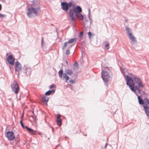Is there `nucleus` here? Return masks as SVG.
<instances>
[{
    "mask_svg": "<svg viewBox=\"0 0 149 149\" xmlns=\"http://www.w3.org/2000/svg\"><path fill=\"white\" fill-rule=\"evenodd\" d=\"M30 2L27 3V15L29 17L32 18L37 16L41 10L39 2L37 0H33Z\"/></svg>",
    "mask_w": 149,
    "mask_h": 149,
    "instance_id": "nucleus-1",
    "label": "nucleus"
},
{
    "mask_svg": "<svg viewBox=\"0 0 149 149\" xmlns=\"http://www.w3.org/2000/svg\"><path fill=\"white\" fill-rule=\"evenodd\" d=\"M126 77L127 84L129 86L131 90L136 94L135 89H134V84L133 81L128 76H127Z\"/></svg>",
    "mask_w": 149,
    "mask_h": 149,
    "instance_id": "nucleus-2",
    "label": "nucleus"
},
{
    "mask_svg": "<svg viewBox=\"0 0 149 149\" xmlns=\"http://www.w3.org/2000/svg\"><path fill=\"white\" fill-rule=\"evenodd\" d=\"M82 12V9L79 6H77L76 8H74V10H71L70 11V15L72 18V21L74 20V17L73 13L75 14V15L79 13Z\"/></svg>",
    "mask_w": 149,
    "mask_h": 149,
    "instance_id": "nucleus-3",
    "label": "nucleus"
},
{
    "mask_svg": "<svg viewBox=\"0 0 149 149\" xmlns=\"http://www.w3.org/2000/svg\"><path fill=\"white\" fill-rule=\"evenodd\" d=\"M20 123L22 127L24 129H26L30 134L34 135L37 133V132L36 130H33L31 128L28 127L27 126H24L22 122V119L20 120Z\"/></svg>",
    "mask_w": 149,
    "mask_h": 149,
    "instance_id": "nucleus-4",
    "label": "nucleus"
},
{
    "mask_svg": "<svg viewBox=\"0 0 149 149\" xmlns=\"http://www.w3.org/2000/svg\"><path fill=\"white\" fill-rule=\"evenodd\" d=\"M144 102L143 104V107L145 111L147 116L149 115V100L147 99H145L144 100Z\"/></svg>",
    "mask_w": 149,
    "mask_h": 149,
    "instance_id": "nucleus-5",
    "label": "nucleus"
},
{
    "mask_svg": "<svg viewBox=\"0 0 149 149\" xmlns=\"http://www.w3.org/2000/svg\"><path fill=\"white\" fill-rule=\"evenodd\" d=\"M102 77L105 83L110 80L111 78L105 71L103 70L102 72Z\"/></svg>",
    "mask_w": 149,
    "mask_h": 149,
    "instance_id": "nucleus-6",
    "label": "nucleus"
},
{
    "mask_svg": "<svg viewBox=\"0 0 149 149\" xmlns=\"http://www.w3.org/2000/svg\"><path fill=\"white\" fill-rule=\"evenodd\" d=\"M11 87L14 93L17 94L19 92V88L17 83L15 82L11 85Z\"/></svg>",
    "mask_w": 149,
    "mask_h": 149,
    "instance_id": "nucleus-7",
    "label": "nucleus"
},
{
    "mask_svg": "<svg viewBox=\"0 0 149 149\" xmlns=\"http://www.w3.org/2000/svg\"><path fill=\"white\" fill-rule=\"evenodd\" d=\"M22 65L18 61L15 63V71L17 74H19V71L21 70Z\"/></svg>",
    "mask_w": 149,
    "mask_h": 149,
    "instance_id": "nucleus-8",
    "label": "nucleus"
},
{
    "mask_svg": "<svg viewBox=\"0 0 149 149\" xmlns=\"http://www.w3.org/2000/svg\"><path fill=\"white\" fill-rule=\"evenodd\" d=\"M6 136L8 139L12 141L15 139V136L14 135V133L13 131H8L6 132Z\"/></svg>",
    "mask_w": 149,
    "mask_h": 149,
    "instance_id": "nucleus-9",
    "label": "nucleus"
},
{
    "mask_svg": "<svg viewBox=\"0 0 149 149\" xmlns=\"http://www.w3.org/2000/svg\"><path fill=\"white\" fill-rule=\"evenodd\" d=\"M8 63L11 65H13L15 62V58L13 57L12 55H9L7 59Z\"/></svg>",
    "mask_w": 149,
    "mask_h": 149,
    "instance_id": "nucleus-10",
    "label": "nucleus"
},
{
    "mask_svg": "<svg viewBox=\"0 0 149 149\" xmlns=\"http://www.w3.org/2000/svg\"><path fill=\"white\" fill-rule=\"evenodd\" d=\"M61 115L60 114H58L56 117V121L57 124L60 126L62 125V120L61 118Z\"/></svg>",
    "mask_w": 149,
    "mask_h": 149,
    "instance_id": "nucleus-11",
    "label": "nucleus"
},
{
    "mask_svg": "<svg viewBox=\"0 0 149 149\" xmlns=\"http://www.w3.org/2000/svg\"><path fill=\"white\" fill-rule=\"evenodd\" d=\"M25 73L27 76H30L31 73V70L29 67H26L24 69Z\"/></svg>",
    "mask_w": 149,
    "mask_h": 149,
    "instance_id": "nucleus-12",
    "label": "nucleus"
},
{
    "mask_svg": "<svg viewBox=\"0 0 149 149\" xmlns=\"http://www.w3.org/2000/svg\"><path fill=\"white\" fill-rule=\"evenodd\" d=\"M41 98L42 101L44 103H46V105H47V103L49 100V98L45 95L42 96Z\"/></svg>",
    "mask_w": 149,
    "mask_h": 149,
    "instance_id": "nucleus-13",
    "label": "nucleus"
},
{
    "mask_svg": "<svg viewBox=\"0 0 149 149\" xmlns=\"http://www.w3.org/2000/svg\"><path fill=\"white\" fill-rule=\"evenodd\" d=\"M55 91V89L49 90L45 93V95L47 96H48L52 94H53L54 93Z\"/></svg>",
    "mask_w": 149,
    "mask_h": 149,
    "instance_id": "nucleus-14",
    "label": "nucleus"
},
{
    "mask_svg": "<svg viewBox=\"0 0 149 149\" xmlns=\"http://www.w3.org/2000/svg\"><path fill=\"white\" fill-rule=\"evenodd\" d=\"M76 40L75 38L71 39L68 42H66V46H67V45L69 44H70L73 42H75Z\"/></svg>",
    "mask_w": 149,
    "mask_h": 149,
    "instance_id": "nucleus-15",
    "label": "nucleus"
},
{
    "mask_svg": "<svg viewBox=\"0 0 149 149\" xmlns=\"http://www.w3.org/2000/svg\"><path fill=\"white\" fill-rule=\"evenodd\" d=\"M75 16L78 18H79L80 20H83V15L81 14L78 13L75 15Z\"/></svg>",
    "mask_w": 149,
    "mask_h": 149,
    "instance_id": "nucleus-16",
    "label": "nucleus"
},
{
    "mask_svg": "<svg viewBox=\"0 0 149 149\" xmlns=\"http://www.w3.org/2000/svg\"><path fill=\"white\" fill-rule=\"evenodd\" d=\"M66 73L69 75H71L73 74V72L71 70L68 69L66 71Z\"/></svg>",
    "mask_w": 149,
    "mask_h": 149,
    "instance_id": "nucleus-17",
    "label": "nucleus"
},
{
    "mask_svg": "<svg viewBox=\"0 0 149 149\" xmlns=\"http://www.w3.org/2000/svg\"><path fill=\"white\" fill-rule=\"evenodd\" d=\"M132 79L137 84L141 80L140 78L136 77H133Z\"/></svg>",
    "mask_w": 149,
    "mask_h": 149,
    "instance_id": "nucleus-18",
    "label": "nucleus"
},
{
    "mask_svg": "<svg viewBox=\"0 0 149 149\" xmlns=\"http://www.w3.org/2000/svg\"><path fill=\"white\" fill-rule=\"evenodd\" d=\"M130 38L132 40V42H134L136 41L134 37L132 35V34H130V35H128Z\"/></svg>",
    "mask_w": 149,
    "mask_h": 149,
    "instance_id": "nucleus-19",
    "label": "nucleus"
},
{
    "mask_svg": "<svg viewBox=\"0 0 149 149\" xmlns=\"http://www.w3.org/2000/svg\"><path fill=\"white\" fill-rule=\"evenodd\" d=\"M138 98L139 104H143L144 103L142 99H141V97L139 96H138Z\"/></svg>",
    "mask_w": 149,
    "mask_h": 149,
    "instance_id": "nucleus-20",
    "label": "nucleus"
},
{
    "mask_svg": "<svg viewBox=\"0 0 149 149\" xmlns=\"http://www.w3.org/2000/svg\"><path fill=\"white\" fill-rule=\"evenodd\" d=\"M137 84L140 87L144 88L145 86L144 84L142 82L141 80Z\"/></svg>",
    "mask_w": 149,
    "mask_h": 149,
    "instance_id": "nucleus-21",
    "label": "nucleus"
},
{
    "mask_svg": "<svg viewBox=\"0 0 149 149\" xmlns=\"http://www.w3.org/2000/svg\"><path fill=\"white\" fill-rule=\"evenodd\" d=\"M61 4L63 10L65 11V2L63 1V2H61Z\"/></svg>",
    "mask_w": 149,
    "mask_h": 149,
    "instance_id": "nucleus-22",
    "label": "nucleus"
},
{
    "mask_svg": "<svg viewBox=\"0 0 149 149\" xmlns=\"http://www.w3.org/2000/svg\"><path fill=\"white\" fill-rule=\"evenodd\" d=\"M63 70H61L58 72V75L60 77L61 79L62 78V75L63 74Z\"/></svg>",
    "mask_w": 149,
    "mask_h": 149,
    "instance_id": "nucleus-23",
    "label": "nucleus"
},
{
    "mask_svg": "<svg viewBox=\"0 0 149 149\" xmlns=\"http://www.w3.org/2000/svg\"><path fill=\"white\" fill-rule=\"evenodd\" d=\"M105 48L106 49H108L109 46V43L107 42H105Z\"/></svg>",
    "mask_w": 149,
    "mask_h": 149,
    "instance_id": "nucleus-24",
    "label": "nucleus"
},
{
    "mask_svg": "<svg viewBox=\"0 0 149 149\" xmlns=\"http://www.w3.org/2000/svg\"><path fill=\"white\" fill-rule=\"evenodd\" d=\"M126 30L127 32V33L128 35H130V34H131V29H130L129 28L126 27Z\"/></svg>",
    "mask_w": 149,
    "mask_h": 149,
    "instance_id": "nucleus-25",
    "label": "nucleus"
},
{
    "mask_svg": "<svg viewBox=\"0 0 149 149\" xmlns=\"http://www.w3.org/2000/svg\"><path fill=\"white\" fill-rule=\"evenodd\" d=\"M134 89H135V91H136V90H137L138 91V93L139 94H140L141 93V90L137 86H136L134 87Z\"/></svg>",
    "mask_w": 149,
    "mask_h": 149,
    "instance_id": "nucleus-26",
    "label": "nucleus"
},
{
    "mask_svg": "<svg viewBox=\"0 0 149 149\" xmlns=\"http://www.w3.org/2000/svg\"><path fill=\"white\" fill-rule=\"evenodd\" d=\"M69 82L71 84H74L75 83V81L74 80L71 79L69 81Z\"/></svg>",
    "mask_w": 149,
    "mask_h": 149,
    "instance_id": "nucleus-27",
    "label": "nucleus"
},
{
    "mask_svg": "<svg viewBox=\"0 0 149 149\" xmlns=\"http://www.w3.org/2000/svg\"><path fill=\"white\" fill-rule=\"evenodd\" d=\"M88 34L89 37V38H91V37L92 36L93 34L90 32H88Z\"/></svg>",
    "mask_w": 149,
    "mask_h": 149,
    "instance_id": "nucleus-28",
    "label": "nucleus"
},
{
    "mask_svg": "<svg viewBox=\"0 0 149 149\" xmlns=\"http://www.w3.org/2000/svg\"><path fill=\"white\" fill-rule=\"evenodd\" d=\"M83 32H81L80 33V34L79 35V38H81L83 36Z\"/></svg>",
    "mask_w": 149,
    "mask_h": 149,
    "instance_id": "nucleus-29",
    "label": "nucleus"
},
{
    "mask_svg": "<svg viewBox=\"0 0 149 149\" xmlns=\"http://www.w3.org/2000/svg\"><path fill=\"white\" fill-rule=\"evenodd\" d=\"M70 54V52L69 49H67L66 51V54L69 55Z\"/></svg>",
    "mask_w": 149,
    "mask_h": 149,
    "instance_id": "nucleus-30",
    "label": "nucleus"
},
{
    "mask_svg": "<svg viewBox=\"0 0 149 149\" xmlns=\"http://www.w3.org/2000/svg\"><path fill=\"white\" fill-rule=\"evenodd\" d=\"M68 5V3L66 2V11L68 10V8L69 7Z\"/></svg>",
    "mask_w": 149,
    "mask_h": 149,
    "instance_id": "nucleus-31",
    "label": "nucleus"
},
{
    "mask_svg": "<svg viewBox=\"0 0 149 149\" xmlns=\"http://www.w3.org/2000/svg\"><path fill=\"white\" fill-rule=\"evenodd\" d=\"M54 84H52L51 85H50L49 87L50 89H52L54 88Z\"/></svg>",
    "mask_w": 149,
    "mask_h": 149,
    "instance_id": "nucleus-32",
    "label": "nucleus"
},
{
    "mask_svg": "<svg viewBox=\"0 0 149 149\" xmlns=\"http://www.w3.org/2000/svg\"><path fill=\"white\" fill-rule=\"evenodd\" d=\"M74 67H78V64L77 62H76L74 64Z\"/></svg>",
    "mask_w": 149,
    "mask_h": 149,
    "instance_id": "nucleus-33",
    "label": "nucleus"
},
{
    "mask_svg": "<svg viewBox=\"0 0 149 149\" xmlns=\"http://www.w3.org/2000/svg\"><path fill=\"white\" fill-rule=\"evenodd\" d=\"M63 79L64 80L65 79V73H64L63 74Z\"/></svg>",
    "mask_w": 149,
    "mask_h": 149,
    "instance_id": "nucleus-34",
    "label": "nucleus"
},
{
    "mask_svg": "<svg viewBox=\"0 0 149 149\" xmlns=\"http://www.w3.org/2000/svg\"><path fill=\"white\" fill-rule=\"evenodd\" d=\"M68 6L70 7H71L72 5V4L71 3H69L68 4Z\"/></svg>",
    "mask_w": 149,
    "mask_h": 149,
    "instance_id": "nucleus-35",
    "label": "nucleus"
},
{
    "mask_svg": "<svg viewBox=\"0 0 149 149\" xmlns=\"http://www.w3.org/2000/svg\"><path fill=\"white\" fill-rule=\"evenodd\" d=\"M24 112H23V113L22 114V115L20 117L21 118V119H22V120H23V118L24 117Z\"/></svg>",
    "mask_w": 149,
    "mask_h": 149,
    "instance_id": "nucleus-36",
    "label": "nucleus"
},
{
    "mask_svg": "<svg viewBox=\"0 0 149 149\" xmlns=\"http://www.w3.org/2000/svg\"><path fill=\"white\" fill-rule=\"evenodd\" d=\"M5 15L0 14V18L2 17H4Z\"/></svg>",
    "mask_w": 149,
    "mask_h": 149,
    "instance_id": "nucleus-37",
    "label": "nucleus"
},
{
    "mask_svg": "<svg viewBox=\"0 0 149 149\" xmlns=\"http://www.w3.org/2000/svg\"><path fill=\"white\" fill-rule=\"evenodd\" d=\"M69 79V77L66 75V80H67Z\"/></svg>",
    "mask_w": 149,
    "mask_h": 149,
    "instance_id": "nucleus-38",
    "label": "nucleus"
},
{
    "mask_svg": "<svg viewBox=\"0 0 149 149\" xmlns=\"http://www.w3.org/2000/svg\"><path fill=\"white\" fill-rule=\"evenodd\" d=\"M43 38L42 37V40H41V45H42V44L43 43Z\"/></svg>",
    "mask_w": 149,
    "mask_h": 149,
    "instance_id": "nucleus-39",
    "label": "nucleus"
},
{
    "mask_svg": "<svg viewBox=\"0 0 149 149\" xmlns=\"http://www.w3.org/2000/svg\"><path fill=\"white\" fill-rule=\"evenodd\" d=\"M65 47V42H64V46H63V47L62 48L63 49Z\"/></svg>",
    "mask_w": 149,
    "mask_h": 149,
    "instance_id": "nucleus-40",
    "label": "nucleus"
},
{
    "mask_svg": "<svg viewBox=\"0 0 149 149\" xmlns=\"http://www.w3.org/2000/svg\"><path fill=\"white\" fill-rule=\"evenodd\" d=\"M56 32L57 33V35H58V30L56 28Z\"/></svg>",
    "mask_w": 149,
    "mask_h": 149,
    "instance_id": "nucleus-41",
    "label": "nucleus"
},
{
    "mask_svg": "<svg viewBox=\"0 0 149 149\" xmlns=\"http://www.w3.org/2000/svg\"><path fill=\"white\" fill-rule=\"evenodd\" d=\"M1 5L0 4V11L1 10Z\"/></svg>",
    "mask_w": 149,
    "mask_h": 149,
    "instance_id": "nucleus-42",
    "label": "nucleus"
},
{
    "mask_svg": "<svg viewBox=\"0 0 149 149\" xmlns=\"http://www.w3.org/2000/svg\"><path fill=\"white\" fill-rule=\"evenodd\" d=\"M51 127V128H52V131H53V132L54 130V128L53 127Z\"/></svg>",
    "mask_w": 149,
    "mask_h": 149,
    "instance_id": "nucleus-43",
    "label": "nucleus"
},
{
    "mask_svg": "<svg viewBox=\"0 0 149 149\" xmlns=\"http://www.w3.org/2000/svg\"><path fill=\"white\" fill-rule=\"evenodd\" d=\"M0 1L2 2H4L5 0H0Z\"/></svg>",
    "mask_w": 149,
    "mask_h": 149,
    "instance_id": "nucleus-44",
    "label": "nucleus"
},
{
    "mask_svg": "<svg viewBox=\"0 0 149 149\" xmlns=\"http://www.w3.org/2000/svg\"><path fill=\"white\" fill-rule=\"evenodd\" d=\"M66 63L67 65L68 64V62L67 61H66Z\"/></svg>",
    "mask_w": 149,
    "mask_h": 149,
    "instance_id": "nucleus-45",
    "label": "nucleus"
},
{
    "mask_svg": "<svg viewBox=\"0 0 149 149\" xmlns=\"http://www.w3.org/2000/svg\"><path fill=\"white\" fill-rule=\"evenodd\" d=\"M31 116L33 117V120H34V117H33V116L32 115H31Z\"/></svg>",
    "mask_w": 149,
    "mask_h": 149,
    "instance_id": "nucleus-46",
    "label": "nucleus"
},
{
    "mask_svg": "<svg viewBox=\"0 0 149 149\" xmlns=\"http://www.w3.org/2000/svg\"><path fill=\"white\" fill-rule=\"evenodd\" d=\"M32 113H33V114H34V112H33V111H32Z\"/></svg>",
    "mask_w": 149,
    "mask_h": 149,
    "instance_id": "nucleus-47",
    "label": "nucleus"
},
{
    "mask_svg": "<svg viewBox=\"0 0 149 149\" xmlns=\"http://www.w3.org/2000/svg\"><path fill=\"white\" fill-rule=\"evenodd\" d=\"M58 146V145L56 146V148Z\"/></svg>",
    "mask_w": 149,
    "mask_h": 149,
    "instance_id": "nucleus-48",
    "label": "nucleus"
},
{
    "mask_svg": "<svg viewBox=\"0 0 149 149\" xmlns=\"http://www.w3.org/2000/svg\"><path fill=\"white\" fill-rule=\"evenodd\" d=\"M71 45H70V46L69 47L70 48L71 47Z\"/></svg>",
    "mask_w": 149,
    "mask_h": 149,
    "instance_id": "nucleus-49",
    "label": "nucleus"
},
{
    "mask_svg": "<svg viewBox=\"0 0 149 149\" xmlns=\"http://www.w3.org/2000/svg\"><path fill=\"white\" fill-rule=\"evenodd\" d=\"M18 141H17L16 142V143H17L18 142Z\"/></svg>",
    "mask_w": 149,
    "mask_h": 149,
    "instance_id": "nucleus-50",
    "label": "nucleus"
}]
</instances>
